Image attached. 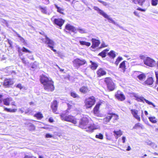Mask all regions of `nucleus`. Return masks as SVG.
<instances>
[{"label":"nucleus","instance_id":"obj_25","mask_svg":"<svg viewBox=\"0 0 158 158\" xmlns=\"http://www.w3.org/2000/svg\"><path fill=\"white\" fill-rule=\"evenodd\" d=\"M79 90L80 92L84 94L86 93L89 91L88 88L85 86H83L81 87Z\"/></svg>","mask_w":158,"mask_h":158},{"label":"nucleus","instance_id":"obj_48","mask_svg":"<svg viewBox=\"0 0 158 158\" xmlns=\"http://www.w3.org/2000/svg\"><path fill=\"white\" fill-rule=\"evenodd\" d=\"M71 95L73 98H77L78 97V95L74 92H71Z\"/></svg>","mask_w":158,"mask_h":158},{"label":"nucleus","instance_id":"obj_14","mask_svg":"<svg viewBox=\"0 0 158 158\" xmlns=\"http://www.w3.org/2000/svg\"><path fill=\"white\" fill-rule=\"evenodd\" d=\"M14 83L13 80L10 79H6L3 84V85L6 87H9Z\"/></svg>","mask_w":158,"mask_h":158},{"label":"nucleus","instance_id":"obj_1","mask_svg":"<svg viewBox=\"0 0 158 158\" xmlns=\"http://www.w3.org/2000/svg\"><path fill=\"white\" fill-rule=\"evenodd\" d=\"M79 125L80 128L89 132H92L94 130L100 128V126L98 125L89 123V120L86 117H83L81 119Z\"/></svg>","mask_w":158,"mask_h":158},{"label":"nucleus","instance_id":"obj_24","mask_svg":"<svg viewBox=\"0 0 158 158\" xmlns=\"http://www.w3.org/2000/svg\"><path fill=\"white\" fill-rule=\"evenodd\" d=\"M54 6L56 9H57V12L62 14H64L63 11L64 10L63 8L58 6L56 4H54Z\"/></svg>","mask_w":158,"mask_h":158},{"label":"nucleus","instance_id":"obj_22","mask_svg":"<svg viewBox=\"0 0 158 158\" xmlns=\"http://www.w3.org/2000/svg\"><path fill=\"white\" fill-rule=\"evenodd\" d=\"M153 82L152 78L151 77H149L144 82L143 84L151 85L153 84Z\"/></svg>","mask_w":158,"mask_h":158},{"label":"nucleus","instance_id":"obj_29","mask_svg":"<svg viewBox=\"0 0 158 158\" xmlns=\"http://www.w3.org/2000/svg\"><path fill=\"white\" fill-rule=\"evenodd\" d=\"M109 51L108 50L105 49L102 51L99 54V55L102 56V57H105L106 56V53Z\"/></svg>","mask_w":158,"mask_h":158},{"label":"nucleus","instance_id":"obj_61","mask_svg":"<svg viewBox=\"0 0 158 158\" xmlns=\"http://www.w3.org/2000/svg\"><path fill=\"white\" fill-rule=\"evenodd\" d=\"M17 87L18 88H19L20 89H21L22 87V86L21 85V84H18L17 85Z\"/></svg>","mask_w":158,"mask_h":158},{"label":"nucleus","instance_id":"obj_15","mask_svg":"<svg viewBox=\"0 0 158 158\" xmlns=\"http://www.w3.org/2000/svg\"><path fill=\"white\" fill-rule=\"evenodd\" d=\"M113 116H114L116 119L118 118V116L115 114H113V115L111 114H109V115L107 116L104 118L103 119V123L104 124L107 123L109 122L110 120Z\"/></svg>","mask_w":158,"mask_h":158},{"label":"nucleus","instance_id":"obj_52","mask_svg":"<svg viewBox=\"0 0 158 158\" xmlns=\"http://www.w3.org/2000/svg\"><path fill=\"white\" fill-rule=\"evenodd\" d=\"M27 56H28V57L31 59V60H34V58L33 57V56L31 55H27Z\"/></svg>","mask_w":158,"mask_h":158},{"label":"nucleus","instance_id":"obj_64","mask_svg":"<svg viewBox=\"0 0 158 158\" xmlns=\"http://www.w3.org/2000/svg\"><path fill=\"white\" fill-rule=\"evenodd\" d=\"M49 121L50 123H52L54 121V120L52 118H50L49 119Z\"/></svg>","mask_w":158,"mask_h":158},{"label":"nucleus","instance_id":"obj_46","mask_svg":"<svg viewBox=\"0 0 158 158\" xmlns=\"http://www.w3.org/2000/svg\"><path fill=\"white\" fill-rule=\"evenodd\" d=\"M29 126L30 127V130H33L35 129V127L34 125L31 124H30Z\"/></svg>","mask_w":158,"mask_h":158},{"label":"nucleus","instance_id":"obj_53","mask_svg":"<svg viewBox=\"0 0 158 158\" xmlns=\"http://www.w3.org/2000/svg\"><path fill=\"white\" fill-rule=\"evenodd\" d=\"M144 7L143 9H142L140 8H138L137 9V10H140L141 11H146V10L147 9V8H146L145 7Z\"/></svg>","mask_w":158,"mask_h":158},{"label":"nucleus","instance_id":"obj_59","mask_svg":"<svg viewBox=\"0 0 158 158\" xmlns=\"http://www.w3.org/2000/svg\"><path fill=\"white\" fill-rule=\"evenodd\" d=\"M22 62L24 64H27V62H26V61L25 60V58H23L22 59Z\"/></svg>","mask_w":158,"mask_h":158},{"label":"nucleus","instance_id":"obj_44","mask_svg":"<svg viewBox=\"0 0 158 158\" xmlns=\"http://www.w3.org/2000/svg\"><path fill=\"white\" fill-rule=\"evenodd\" d=\"M21 50L23 52H29V53H31V51H30L27 49L26 48H25L24 47H23Z\"/></svg>","mask_w":158,"mask_h":158},{"label":"nucleus","instance_id":"obj_5","mask_svg":"<svg viewBox=\"0 0 158 158\" xmlns=\"http://www.w3.org/2000/svg\"><path fill=\"white\" fill-rule=\"evenodd\" d=\"M60 117L62 120L71 122L74 124L77 123L76 119L71 115H66L65 114L63 113L60 115Z\"/></svg>","mask_w":158,"mask_h":158},{"label":"nucleus","instance_id":"obj_62","mask_svg":"<svg viewBox=\"0 0 158 158\" xmlns=\"http://www.w3.org/2000/svg\"><path fill=\"white\" fill-rule=\"evenodd\" d=\"M11 109L7 108H5V110L7 111V112H11Z\"/></svg>","mask_w":158,"mask_h":158},{"label":"nucleus","instance_id":"obj_3","mask_svg":"<svg viewBox=\"0 0 158 158\" xmlns=\"http://www.w3.org/2000/svg\"><path fill=\"white\" fill-rule=\"evenodd\" d=\"M93 8L95 10L97 11L98 13L102 15L105 18L109 20V22L113 23L114 24L116 25V26L122 29L123 28V27H122L119 26L112 18L110 17V16L107 14H106L103 10L100 9L97 6H94Z\"/></svg>","mask_w":158,"mask_h":158},{"label":"nucleus","instance_id":"obj_6","mask_svg":"<svg viewBox=\"0 0 158 158\" xmlns=\"http://www.w3.org/2000/svg\"><path fill=\"white\" fill-rule=\"evenodd\" d=\"M73 65L77 69L86 63V61L82 58H77L73 61Z\"/></svg>","mask_w":158,"mask_h":158},{"label":"nucleus","instance_id":"obj_28","mask_svg":"<svg viewBox=\"0 0 158 158\" xmlns=\"http://www.w3.org/2000/svg\"><path fill=\"white\" fill-rule=\"evenodd\" d=\"M141 128L142 129L144 128V127L143 125L140 123H138L136 124L133 127V128L134 129H136L138 128Z\"/></svg>","mask_w":158,"mask_h":158},{"label":"nucleus","instance_id":"obj_41","mask_svg":"<svg viewBox=\"0 0 158 158\" xmlns=\"http://www.w3.org/2000/svg\"><path fill=\"white\" fill-rule=\"evenodd\" d=\"M144 101L146 102L148 104V105H152L154 107H155V105H154V104L152 102H150V101H148V100L146 99L145 98H144Z\"/></svg>","mask_w":158,"mask_h":158},{"label":"nucleus","instance_id":"obj_56","mask_svg":"<svg viewBox=\"0 0 158 158\" xmlns=\"http://www.w3.org/2000/svg\"><path fill=\"white\" fill-rule=\"evenodd\" d=\"M108 46L107 45H106L104 42H102L101 45V48H104Z\"/></svg>","mask_w":158,"mask_h":158},{"label":"nucleus","instance_id":"obj_34","mask_svg":"<svg viewBox=\"0 0 158 158\" xmlns=\"http://www.w3.org/2000/svg\"><path fill=\"white\" fill-rule=\"evenodd\" d=\"M81 45H85L87 46H89L90 45V43L84 41H79Z\"/></svg>","mask_w":158,"mask_h":158},{"label":"nucleus","instance_id":"obj_60","mask_svg":"<svg viewBox=\"0 0 158 158\" xmlns=\"http://www.w3.org/2000/svg\"><path fill=\"white\" fill-rule=\"evenodd\" d=\"M146 143L148 145H150L152 142L148 140L146 141Z\"/></svg>","mask_w":158,"mask_h":158},{"label":"nucleus","instance_id":"obj_26","mask_svg":"<svg viewBox=\"0 0 158 158\" xmlns=\"http://www.w3.org/2000/svg\"><path fill=\"white\" fill-rule=\"evenodd\" d=\"M126 62V61H123L120 64L119 66V68L121 69L123 72L125 71V69H126V66L125 64V63Z\"/></svg>","mask_w":158,"mask_h":158},{"label":"nucleus","instance_id":"obj_16","mask_svg":"<svg viewBox=\"0 0 158 158\" xmlns=\"http://www.w3.org/2000/svg\"><path fill=\"white\" fill-rule=\"evenodd\" d=\"M58 103L56 100H54L52 103L51 107L52 111L55 113H57L56 112L57 110Z\"/></svg>","mask_w":158,"mask_h":158},{"label":"nucleus","instance_id":"obj_51","mask_svg":"<svg viewBox=\"0 0 158 158\" xmlns=\"http://www.w3.org/2000/svg\"><path fill=\"white\" fill-rule=\"evenodd\" d=\"M43 2V3L46 5H48L49 3V0H42Z\"/></svg>","mask_w":158,"mask_h":158},{"label":"nucleus","instance_id":"obj_23","mask_svg":"<svg viewBox=\"0 0 158 158\" xmlns=\"http://www.w3.org/2000/svg\"><path fill=\"white\" fill-rule=\"evenodd\" d=\"M113 132L114 135L117 139L118 138V137L120 136L123 134L121 130H119L118 131L115 130Z\"/></svg>","mask_w":158,"mask_h":158},{"label":"nucleus","instance_id":"obj_50","mask_svg":"<svg viewBox=\"0 0 158 158\" xmlns=\"http://www.w3.org/2000/svg\"><path fill=\"white\" fill-rule=\"evenodd\" d=\"M53 137V135L49 133H47L45 135V137L46 138H52Z\"/></svg>","mask_w":158,"mask_h":158},{"label":"nucleus","instance_id":"obj_42","mask_svg":"<svg viewBox=\"0 0 158 158\" xmlns=\"http://www.w3.org/2000/svg\"><path fill=\"white\" fill-rule=\"evenodd\" d=\"M0 22L2 23H3V24H4L7 27H8V23L7 21L6 20H5L4 19H1L0 20Z\"/></svg>","mask_w":158,"mask_h":158},{"label":"nucleus","instance_id":"obj_9","mask_svg":"<svg viewBox=\"0 0 158 158\" xmlns=\"http://www.w3.org/2000/svg\"><path fill=\"white\" fill-rule=\"evenodd\" d=\"M131 1L135 4H138L146 8H147L149 5L148 2L145 0H131Z\"/></svg>","mask_w":158,"mask_h":158},{"label":"nucleus","instance_id":"obj_32","mask_svg":"<svg viewBox=\"0 0 158 158\" xmlns=\"http://www.w3.org/2000/svg\"><path fill=\"white\" fill-rule=\"evenodd\" d=\"M90 62L91 63V69L93 70L96 69L98 66V64L96 63L93 62L92 61H90Z\"/></svg>","mask_w":158,"mask_h":158},{"label":"nucleus","instance_id":"obj_8","mask_svg":"<svg viewBox=\"0 0 158 158\" xmlns=\"http://www.w3.org/2000/svg\"><path fill=\"white\" fill-rule=\"evenodd\" d=\"M95 100L94 97H92L87 99L85 101V106L86 108H90L94 104Z\"/></svg>","mask_w":158,"mask_h":158},{"label":"nucleus","instance_id":"obj_54","mask_svg":"<svg viewBox=\"0 0 158 158\" xmlns=\"http://www.w3.org/2000/svg\"><path fill=\"white\" fill-rule=\"evenodd\" d=\"M24 108L23 107L19 109V110L21 113H23L24 112Z\"/></svg>","mask_w":158,"mask_h":158},{"label":"nucleus","instance_id":"obj_21","mask_svg":"<svg viewBox=\"0 0 158 158\" xmlns=\"http://www.w3.org/2000/svg\"><path fill=\"white\" fill-rule=\"evenodd\" d=\"M12 101V98L10 97H9L4 99L2 101L4 105L6 106H8L9 105L10 103Z\"/></svg>","mask_w":158,"mask_h":158},{"label":"nucleus","instance_id":"obj_35","mask_svg":"<svg viewBox=\"0 0 158 158\" xmlns=\"http://www.w3.org/2000/svg\"><path fill=\"white\" fill-rule=\"evenodd\" d=\"M39 8L42 12L44 14H47V9L46 7H42L41 6H40Z\"/></svg>","mask_w":158,"mask_h":158},{"label":"nucleus","instance_id":"obj_11","mask_svg":"<svg viewBox=\"0 0 158 158\" xmlns=\"http://www.w3.org/2000/svg\"><path fill=\"white\" fill-rule=\"evenodd\" d=\"M115 97L120 101H123L125 99V97L123 93L120 90H118L115 94Z\"/></svg>","mask_w":158,"mask_h":158},{"label":"nucleus","instance_id":"obj_58","mask_svg":"<svg viewBox=\"0 0 158 158\" xmlns=\"http://www.w3.org/2000/svg\"><path fill=\"white\" fill-rule=\"evenodd\" d=\"M139 57L140 59L143 60L144 63V60L146 59L147 57H146L145 56L143 55L140 56H139Z\"/></svg>","mask_w":158,"mask_h":158},{"label":"nucleus","instance_id":"obj_7","mask_svg":"<svg viewBox=\"0 0 158 158\" xmlns=\"http://www.w3.org/2000/svg\"><path fill=\"white\" fill-rule=\"evenodd\" d=\"M105 82L106 84L108 89L110 91L113 90L115 88V85L111 79L109 77L105 79Z\"/></svg>","mask_w":158,"mask_h":158},{"label":"nucleus","instance_id":"obj_38","mask_svg":"<svg viewBox=\"0 0 158 158\" xmlns=\"http://www.w3.org/2000/svg\"><path fill=\"white\" fill-rule=\"evenodd\" d=\"M123 60V58L122 57L119 56L117 59L116 61L115 62V64L116 65H118L120 62Z\"/></svg>","mask_w":158,"mask_h":158},{"label":"nucleus","instance_id":"obj_19","mask_svg":"<svg viewBox=\"0 0 158 158\" xmlns=\"http://www.w3.org/2000/svg\"><path fill=\"white\" fill-rule=\"evenodd\" d=\"M134 96L135 98V99L137 101L144 103V98L143 96H140L137 94H135Z\"/></svg>","mask_w":158,"mask_h":158},{"label":"nucleus","instance_id":"obj_31","mask_svg":"<svg viewBox=\"0 0 158 158\" xmlns=\"http://www.w3.org/2000/svg\"><path fill=\"white\" fill-rule=\"evenodd\" d=\"M34 116L37 118L38 119H41L43 117V115L40 112H38L34 115Z\"/></svg>","mask_w":158,"mask_h":158},{"label":"nucleus","instance_id":"obj_36","mask_svg":"<svg viewBox=\"0 0 158 158\" xmlns=\"http://www.w3.org/2000/svg\"><path fill=\"white\" fill-rule=\"evenodd\" d=\"M148 118L150 122L153 123H156L157 122L156 118L155 117H150Z\"/></svg>","mask_w":158,"mask_h":158},{"label":"nucleus","instance_id":"obj_10","mask_svg":"<svg viewBox=\"0 0 158 158\" xmlns=\"http://www.w3.org/2000/svg\"><path fill=\"white\" fill-rule=\"evenodd\" d=\"M144 64L147 66L150 67L154 66L156 64L155 61L149 57H146L144 60Z\"/></svg>","mask_w":158,"mask_h":158},{"label":"nucleus","instance_id":"obj_63","mask_svg":"<svg viewBox=\"0 0 158 158\" xmlns=\"http://www.w3.org/2000/svg\"><path fill=\"white\" fill-rule=\"evenodd\" d=\"M73 103H70V104L68 103L67 104L68 106V107L69 108H70L71 107L73 106Z\"/></svg>","mask_w":158,"mask_h":158},{"label":"nucleus","instance_id":"obj_30","mask_svg":"<svg viewBox=\"0 0 158 158\" xmlns=\"http://www.w3.org/2000/svg\"><path fill=\"white\" fill-rule=\"evenodd\" d=\"M138 79L141 81L144 80L146 78V76L143 73H141L137 76Z\"/></svg>","mask_w":158,"mask_h":158},{"label":"nucleus","instance_id":"obj_17","mask_svg":"<svg viewBox=\"0 0 158 158\" xmlns=\"http://www.w3.org/2000/svg\"><path fill=\"white\" fill-rule=\"evenodd\" d=\"M131 112L133 117L137 119L139 121H140V117L138 115V110L135 109H132L131 110Z\"/></svg>","mask_w":158,"mask_h":158},{"label":"nucleus","instance_id":"obj_43","mask_svg":"<svg viewBox=\"0 0 158 158\" xmlns=\"http://www.w3.org/2000/svg\"><path fill=\"white\" fill-rule=\"evenodd\" d=\"M158 2V0H152V6H156Z\"/></svg>","mask_w":158,"mask_h":158},{"label":"nucleus","instance_id":"obj_49","mask_svg":"<svg viewBox=\"0 0 158 158\" xmlns=\"http://www.w3.org/2000/svg\"><path fill=\"white\" fill-rule=\"evenodd\" d=\"M150 146H151L153 149H155L157 147V145L153 142L152 143Z\"/></svg>","mask_w":158,"mask_h":158},{"label":"nucleus","instance_id":"obj_33","mask_svg":"<svg viewBox=\"0 0 158 158\" xmlns=\"http://www.w3.org/2000/svg\"><path fill=\"white\" fill-rule=\"evenodd\" d=\"M108 55L110 57L113 59L115 58L116 56L115 52L113 50L111 51L109 53H108Z\"/></svg>","mask_w":158,"mask_h":158},{"label":"nucleus","instance_id":"obj_20","mask_svg":"<svg viewBox=\"0 0 158 158\" xmlns=\"http://www.w3.org/2000/svg\"><path fill=\"white\" fill-rule=\"evenodd\" d=\"M97 73L98 77H100L106 74V72L104 69L100 68L97 71Z\"/></svg>","mask_w":158,"mask_h":158},{"label":"nucleus","instance_id":"obj_27","mask_svg":"<svg viewBox=\"0 0 158 158\" xmlns=\"http://www.w3.org/2000/svg\"><path fill=\"white\" fill-rule=\"evenodd\" d=\"M100 103L97 104L94 109V114H97L98 113V110L100 105Z\"/></svg>","mask_w":158,"mask_h":158},{"label":"nucleus","instance_id":"obj_37","mask_svg":"<svg viewBox=\"0 0 158 158\" xmlns=\"http://www.w3.org/2000/svg\"><path fill=\"white\" fill-rule=\"evenodd\" d=\"M17 36L19 38V40L22 42L24 44H26V42L25 41V40L24 38L22 37L19 34L17 33L16 34Z\"/></svg>","mask_w":158,"mask_h":158},{"label":"nucleus","instance_id":"obj_40","mask_svg":"<svg viewBox=\"0 0 158 158\" xmlns=\"http://www.w3.org/2000/svg\"><path fill=\"white\" fill-rule=\"evenodd\" d=\"M98 1L101 3H102L104 6H109V4L103 1L100 0H98Z\"/></svg>","mask_w":158,"mask_h":158},{"label":"nucleus","instance_id":"obj_47","mask_svg":"<svg viewBox=\"0 0 158 158\" xmlns=\"http://www.w3.org/2000/svg\"><path fill=\"white\" fill-rule=\"evenodd\" d=\"M155 75L156 79V84H158V71H156L155 72Z\"/></svg>","mask_w":158,"mask_h":158},{"label":"nucleus","instance_id":"obj_18","mask_svg":"<svg viewBox=\"0 0 158 158\" xmlns=\"http://www.w3.org/2000/svg\"><path fill=\"white\" fill-rule=\"evenodd\" d=\"M92 47L93 48H94L96 47H98L100 44V41L98 40L92 39Z\"/></svg>","mask_w":158,"mask_h":158},{"label":"nucleus","instance_id":"obj_2","mask_svg":"<svg viewBox=\"0 0 158 158\" xmlns=\"http://www.w3.org/2000/svg\"><path fill=\"white\" fill-rule=\"evenodd\" d=\"M41 82L44 85V89L48 91H52L54 90L53 82L50 77L43 75L40 78Z\"/></svg>","mask_w":158,"mask_h":158},{"label":"nucleus","instance_id":"obj_55","mask_svg":"<svg viewBox=\"0 0 158 158\" xmlns=\"http://www.w3.org/2000/svg\"><path fill=\"white\" fill-rule=\"evenodd\" d=\"M24 158H36L33 156L26 155Z\"/></svg>","mask_w":158,"mask_h":158},{"label":"nucleus","instance_id":"obj_45","mask_svg":"<svg viewBox=\"0 0 158 158\" xmlns=\"http://www.w3.org/2000/svg\"><path fill=\"white\" fill-rule=\"evenodd\" d=\"M37 62L35 61L32 65L31 68L33 69H35L37 67Z\"/></svg>","mask_w":158,"mask_h":158},{"label":"nucleus","instance_id":"obj_4","mask_svg":"<svg viewBox=\"0 0 158 158\" xmlns=\"http://www.w3.org/2000/svg\"><path fill=\"white\" fill-rule=\"evenodd\" d=\"M65 28L66 29L71 31L72 32L76 33L77 32V31L81 33H87V31L85 28H82L80 27H79L77 29L74 27L72 26L69 24L65 26Z\"/></svg>","mask_w":158,"mask_h":158},{"label":"nucleus","instance_id":"obj_39","mask_svg":"<svg viewBox=\"0 0 158 158\" xmlns=\"http://www.w3.org/2000/svg\"><path fill=\"white\" fill-rule=\"evenodd\" d=\"M95 137L97 138L102 139H103V136L102 134L101 133H99L96 135Z\"/></svg>","mask_w":158,"mask_h":158},{"label":"nucleus","instance_id":"obj_57","mask_svg":"<svg viewBox=\"0 0 158 158\" xmlns=\"http://www.w3.org/2000/svg\"><path fill=\"white\" fill-rule=\"evenodd\" d=\"M2 95L0 94V106H2L3 105L2 101Z\"/></svg>","mask_w":158,"mask_h":158},{"label":"nucleus","instance_id":"obj_13","mask_svg":"<svg viewBox=\"0 0 158 158\" xmlns=\"http://www.w3.org/2000/svg\"><path fill=\"white\" fill-rule=\"evenodd\" d=\"M45 43L48 45L50 48H52L54 44V42L52 40L50 39L47 35H45Z\"/></svg>","mask_w":158,"mask_h":158},{"label":"nucleus","instance_id":"obj_12","mask_svg":"<svg viewBox=\"0 0 158 158\" xmlns=\"http://www.w3.org/2000/svg\"><path fill=\"white\" fill-rule=\"evenodd\" d=\"M51 20L53 21V23L60 27L62 26L64 22V21L61 19H54V17L51 18Z\"/></svg>","mask_w":158,"mask_h":158}]
</instances>
